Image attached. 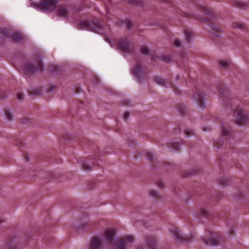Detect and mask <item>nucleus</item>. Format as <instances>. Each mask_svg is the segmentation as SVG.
Wrapping results in <instances>:
<instances>
[{
    "label": "nucleus",
    "instance_id": "obj_1",
    "mask_svg": "<svg viewBox=\"0 0 249 249\" xmlns=\"http://www.w3.org/2000/svg\"><path fill=\"white\" fill-rule=\"evenodd\" d=\"M39 10L42 12H51L56 9L58 16L62 18H66L69 15L67 8L63 5L56 6V1L55 0H42L40 1Z\"/></svg>",
    "mask_w": 249,
    "mask_h": 249
},
{
    "label": "nucleus",
    "instance_id": "obj_2",
    "mask_svg": "<svg viewBox=\"0 0 249 249\" xmlns=\"http://www.w3.org/2000/svg\"><path fill=\"white\" fill-rule=\"evenodd\" d=\"M114 231L112 229H108L106 231L104 237H95L91 241L90 249H101L103 245L108 244L112 245L114 243Z\"/></svg>",
    "mask_w": 249,
    "mask_h": 249
},
{
    "label": "nucleus",
    "instance_id": "obj_3",
    "mask_svg": "<svg viewBox=\"0 0 249 249\" xmlns=\"http://www.w3.org/2000/svg\"><path fill=\"white\" fill-rule=\"evenodd\" d=\"M132 74L138 82H142L147 78V72L140 62H136L131 70Z\"/></svg>",
    "mask_w": 249,
    "mask_h": 249
},
{
    "label": "nucleus",
    "instance_id": "obj_4",
    "mask_svg": "<svg viewBox=\"0 0 249 249\" xmlns=\"http://www.w3.org/2000/svg\"><path fill=\"white\" fill-rule=\"evenodd\" d=\"M43 65L41 60L37 59L35 61H28L26 62L24 67L26 72L33 74L39 70H42Z\"/></svg>",
    "mask_w": 249,
    "mask_h": 249
},
{
    "label": "nucleus",
    "instance_id": "obj_5",
    "mask_svg": "<svg viewBox=\"0 0 249 249\" xmlns=\"http://www.w3.org/2000/svg\"><path fill=\"white\" fill-rule=\"evenodd\" d=\"M202 239L207 245L217 246L221 243L219 234L211 231H208L205 236L202 237Z\"/></svg>",
    "mask_w": 249,
    "mask_h": 249
},
{
    "label": "nucleus",
    "instance_id": "obj_6",
    "mask_svg": "<svg viewBox=\"0 0 249 249\" xmlns=\"http://www.w3.org/2000/svg\"><path fill=\"white\" fill-rule=\"evenodd\" d=\"M134 238L131 235H126L121 238L116 246V249H127V246L132 243Z\"/></svg>",
    "mask_w": 249,
    "mask_h": 249
},
{
    "label": "nucleus",
    "instance_id": "obj_7",
    "mask_svg": "<svg viewBox=\"0 0 249 249\" xmlns=\"http://www.w3.org/2000/svg\"><path fill=\"white\" fill-rule=\"evenodd\" d=\"M81 25L84 29L94 32H96L101 26V24L98 22L95 23L89 21H82Z\"/></svg>",
    "mask_w": 249,
    "mask_h": 249
},
{
    "label": "nucleus",
    "instance_id": "obj_8",
    "mask_svg": "<svg viewBox=\"0 0 249 249\" xmlns=\"http://www.w3.org/2000/svg\"><path fill=\"white\" fill-rule=\"evenodd\" d=\"M169 232L170 235L173 236L174 239L178 241H189V239L186 240L181 234L180 231L178 230V228L173 227L169 229Z\"/></svg>",
    "mask_w": 249,
    "mask_h": 249
},
{
    "label": "nucleus",
    "instance_id": "obj_9",
    "mask_svg": "<svg viewBox=\"0 0 249 249\" xmlns=\"http://www.w3.org/2000/svg\"><path fill=\"white\" fill-rule=\"evenodd\" d=\"M234 116L236 120V123L238 125L243 124L247 122V118L241 109L235 110L234 112Z\"/></svg>",
    "mask_w": 249,
    "mask_h": 249
},
{
    "label": "nucleus",
    "instance_id": "obj_10",
    "mask_svg": "<svg viewBox=\"0 0 249 249\" xmlns=\"http://www.w3.org/2000/svg\"><path fill=\"white\" fill-rule=\"evenodd\" d=\"M119 49L124 52H128L131 51L130 42L129 39L120 40L118 42Z\"/></svg>",
    "mask_w": 249,
    "mask_h": 249
},
{
    "label": "nucleus",
    "instance_id": "obj_11",
    "mask_svg": "<svg viewBox=\"0 0 249 249\" xmlns=\"http://www.w3.org/2000/svg\"><path fill=\"white\" fill-rule=\"evenodd\" d=\"M194 98L197 102L200 107L203 108L205 107L204 97L202 94H196L194 95Z\"/></svg>",
    "mask_w": 249,
    "mask_h": 249
},
{
    "label": "nucleus",
    "instance_id": "obj_12",
    "mask_svg": "<svg viewBox=\"0 0 249 249\" xmlns=\"http://www.w3.org/2000/svg\"><path fill=\"white\" fill-rule=\"evenodd\" d=\"M155 80L158 84L163 87H166L168 83V81L166 79L159 76L155 77Z\"/></svg>",
    "mask_w": 249,
    "mask_h": 249
},
{
    "label": "nucleus",
    "instance_id": "obj_13",
    "mask_svg": "<svg viewBox=\"0 0 249 249\" xmlns=\"http://www.w3.org/2000/svg\"><path fill=\"white\" fill-rule=\"evenodd\" d=\"M5 118L9 122L13 121L14 119V116L11 110L8 108L5 110Z\"/></svg>",
    "mask_w": 249,
    "mask_h": 249
},
{
    "label": "nucleus",
    "instance_id": "obj_14",
    "mask_svg": "<svg viewBox=\"0 0 249 249\" xmlns=\"http://www.w3.org/2000/svg\"><path fill=\"white\" fill-rule=\"evenodd\" d=\"M213 30L211 31L212 34L215 36H221V29L220 27L217 26H213Z\"/></svg>",
    "mask_w": 249,
    "mask_h": 249
},
{
    "label": "nucleus",
    "instance_id": "obj_15",
    "mask_svg": "<svg viewBox=\"0 0 249 249\" xmlns=\"http://www.w3.org/2000/svg\"><path fill=\"white\" fill-rule=\"evenodd\" d=\"M219 63L220 66L223 68H226L230 65V62L228 60H221Z\"/></svg>",
    "mask_w": 249,
    "mask_h": 249
},
{
    "label": "nucleus",
    "instance_id": "obj_16",
    "mask_svg": "<svg viewBox=\"0 0 249 249\" xmlns=\"http://www.w3.org/2000/svg\"><path fill=\"white\" fill-rule=\"evenodd\" d=\"M146 155L151 162H153L155 160V156L153 152L151 151H147Z\"/></svg>",
    "mask_w": 249,
    "mask_h": 249
},
{
    "label": "nucleus",
    "instance_id": "obj_17",
    "mask_svg": "<svg viewBox=\"0 0 249 249\" xmlns=\"http://www.w3.org/2000/svg\"><path fill=\"white\" fill-rule=\"evenodd\" d=\"M13 39L15 41H19L23 39V36L19 33H16L13 35Z\"/></svg>",
    "mask_w": 249,
    "mask_h": 249
},
{
    "label": "nucleus",
    "instance_id": "obj_18",
    "mask_svg": "<svg viewBox=\"0 0 249 249\" xmlns=\"http://www.w3.org/2000/svg\"><path fill=\"white\" fill-rule=\"evenodd\" d=\"M149 195L152 198H157L159 196V194L156 190L151 191Z\"/></svg>",
    "mask_w": 249,
    "mask_h": 249
},
{
    "label": "nucleus",
    "instance_id": "obj_19",
    "mask_svg": "<svg viewBox=\"0 0 249 249\" xmlns=\"http://www.w3.org/2000/svg\"><path fill=\"white\" fill-rule=\"evenodd\" d=\"M156 243L157 242L156 240H154L149 241L148 244L151 247V249H155V246H156Z\"/></svg>",
    "mask_w": 249,
    "mask_h": 249
},
{
    "label": "nucleus",
    "instance_id": "obj_20",
    "mask_svg": "<svg viewBox=\"0 0 249 249\" xmlns=\"http://www.w3.org/2000/svg\"><path fill=\"white\" fill-rule=\"evenodd\" d=\"M83 168L85 171H89L91 169V167L89 164L87 162H85L83 163Z\"/></svg>",
    "mask_w": 249,
    "mask_h": 249
},
{
    "label": "nucleus",
    "instance_id": "obj_21",
    "mask_svg": "<svg viewBox=\"0 0 249 249\" xmlns=\"http://www.w3.org/2000/svg\"><path fill=\"white\" fill-rule=\"evenodd\" d=\"M185 134L186 137H190L194 135V132L192 129H187Z\"/></svg>",
    "mask_w": 249,
    "mask_h": 249
},
{
    "label": "nucleus",
    "instance_id": "obj_22",
    "mask_svg": "<svg viewBox=\"0 0 249 249\" xmlns=\"http://www.w3.org/2000/svg\"><path fill=\"white\" fill-rule=\"evenodd\" d=\"M141 52L143 54H148L149 53V50L147 48H143L141 50Z\"/></svg>",
    "mask_w": 249,
    "mask_h": 249
},
{
    "label": "nucleus",
    "instance_id": "obj_23",
    "mask_svg": "<svg viewBox=\"0 0 249 249\" xmlns=\"http://www.w3.org/2000/svg\"><path fill=\"white\" fill-rule=\"evenodd\" d=\"M181 45V41L179 39H176L174 41V45L177 47H180Z\"/></svg>",
    "mask_w": 249,
    "mask_h": 249
},
{
    "label": "nucleus",
    "instance_id": "obj_24",
    "mask_svg": "<svg viewBox=\"0 0 249 249\" xmlns=\"http://www.w3.org/2000/svg\"><path fill=\"white\" fill-rule=\"evenodd\" d=\"M221 133L223 136H225L226 135H227V136L229 135L227 130L225 128H222V129L221 130Z\"/></svg>",
    "mask_w": 249,
    "mask_h": 249
},
{
    "label": "nucleus",
    "instance_id": "obj_25",
    "mask_svg": "<svg viewBox=\"0 0 249 249\" xmlns=\"http://www.w3.org/2000/svg\"><path fill=\"white\" fill-rule=\"evenodd\" d=\"M185 35L186 36L187 39L188 40H190V39L191 38V35L190 34L189 32V31H186V33H185Z\"/></svg>",
    "mask_w": 249,
    "mask_h": 249
},
{
    "label": "nucleus",
    "instance_id": "obj_26",
    "mask_svg": "<svg viewBox=\"0 0 249 249\" xmlns=\"http://www.w3.org/2000/svg\"><path fill=\"white\" fill-rule=\"evenodd\" d=\"M18 97L19 99H22L23 98V94L22 93H19Z\"/></svg>",
    "mask_w": 249,
    "mask_h": 249
},
{
    "label": "nucleus",
    "instance_id": "obj_27",
    "mask_svg": "<svg viewBox=\"0 0 249 249\" xmlns=\"http://www.w3.org/2000/svg\"><path fill=\"white\" fill-rule=\"evenodd\" d=\"M129 116V113L128 112H125L124 114V118L126 119H128Z\"/></svg>",
    "mask_w": 249,
    "mask_h": 249
},
{
    "label": "nucleus",
    "instance_id": "obj_28",
    "mask_svg": "<svg viewBox=\"0 0 249 249\" xmlns=\"http://www.w3.org/2000/svg\"><path fill=\"white\" fill-rule=\"evenodd\" d=\"M1 34L4 36H7L8 35V33L6 31H2Z\"/></svg>",
    "mask_w": 249,
    "mask_h": 249
},
{
    "label": "nucleus",
    "instance_id": "obj_29",
    "mask_svg": "<svg viewBox=\"0 0 249 249\" xmlns=\"http://www.w3.org/2000/svg\"><path fill=\"white\" fill-rule=\"evenodd\" d=\"M127 25L129 28H130L132 27V23L130 21H128L127 22Z\"/></svg>",
    "mask_w": 249,
    "mask_h": 249
},
{
    "label": "nucleus",
    "instance_id": "obj_30",
    "mask_svg": "<svg viewBox=\"0 0 249 249\" xmlns=\"http://www.w3.org/2000/svg\"><path fill=\"white\" fill-rule=\"evenodd\" d=\"M124 105L126 106H129L130 105V103L128 101L126 100L124 102Z\"/></svg>",
    "mask_w": 249,
    "mask_h": 249
},
{
    "label": "nucleus",
    "instance_id": "obj_31",
    "mask_svg": "<svg viewBox=\"0 0 249 249\" xmlns=\"http://www.w3.org/2000/svg\"><path fill=\"white\" fill-rule=\"evenodd\" d=\"M11 245V244L9 243L8 245H7V247L5 248V249H10Z\"/></svg>",
    "mask_w": 249,
    "mask_h": 249
},
{
    "label": "nucleus",
    "instance_id": "obj_32",
    "mask_svg": "<svg viewBox=\"0 0 249 249\" xmlns=\"http://www.w3.org/2000/svg\"><path fill=\"white\" fill-rule=\"evenodd\" d=\"M172 146H173V147H172L173 148H174L177 150L178 149L179 146L178 145L174 146V145L173 144Z\"/></svg>",
    "mask_w": 249,
    "mask_h": 249
},
{
    "label": "nucleus",
    "instance_id": "obj_33",
    "mask_svg": "<svg viewBox=\"0 0 249 249\" xmlns=\"http://www.w3.org/2000/svg\"><path fill=\"white\" fill-rule=\"evenodd\" d=\"M138 249H144L142 246H139Z\"/></svg>",
    "mask_w": 249,
    "mask_h": 249
}]
</instances>
